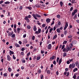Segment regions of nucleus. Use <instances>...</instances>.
Masks as SVG:
<instances>
[{
    "label": "nucleus",
    "mask_w": 79,
    "mask_h": 79,
    "mask_svg": "<svg viewBox=\"0 0 79 79\" xmlns=\"http://www.w3.org/2000/svg\"><path fill=\"white\" fill-rule=\"evenodd\" d=\"M32 16L35 19H37V18H41V16H40V15H39V14H36V15H35L34 14H32Z\"/></svg>",
    "instance_id": "obj_1"
},
{
    "label": "nucleus",
    "mask_w": 79,
    "mask_h": 79,
    "mask_svg": "<svg viewBox=\"0 0 79 79\" xmlns=\"http://www.w3.org/2000/svg\"><path fill=\"white\" fill-rule=\"evenodd\" d=\"M27 29H31V26L30 25H27Z\"/></svg>",
    "instance_id": "obj_19"
},
{
    "label": "nucleus",
    "mask_w": 79,
    "mask_h": 79,
    "mask_svg": "<svg viewBox=\"0 0 79 79\" xmlns=\"http://www.w3.org/2000/svg\"><path fill=\"white\" fill-rule=\"evenodd\" d=\"M48 49L49 50H50V48H52V44H49L48 46Z\"/></svg>",
    "instance_id": "obj_8"
},
{
    "label": "nucleus",
    "mask_w": 79,
    "mask_h": 79,
    "mask_svg": "<svg viewBox=\"0 0 79 79\" xmlns=\"http://www.w3.org/2000/svg\"><path fill=\"white\" fill-rule=\"evenodd\" d=\"M67 43V41H64L63 43V44H66V43Z\"/></svg>",
    "instance_id": "obj_38"
},
{
    "label": "nucleus",
    "mask_w": 79,
    "mask_h": 79,
    "mask_svg": "<svg viewBox=\"0 0 79 79\" xmlns=\"http://www.w3.org/2000/svg\"><path fill=\"white\" fill-rule=\"evenodd\" d=\"M72 49V48H71V49H70V48H69V46H67V48H66V52H68V51L69 50V51H71V50Z\"/></svg>",
    "instance_id": "obj_5"
},
{
    "label": "nucleus",
    "mask_w": 79,
    "mask_h": 79,
    "mask_svg": "<svg viewBox=\"0 0 79 79\" xmlns=\"http://www.w3.org/2000/svg\"><path fill=\"white\" fill-rule=\"evenodd\" d=\"M42 27H45V24H44L42 25Z\"/></svg>",
    "instance_id": "obj_59"
},
{
    "label": "nucleus",
    "mask_w": 79,
    "mask_h": 79,
    "mask_svg": "<svg viewBox=\"0 0 79 79\" xmlns=\"http://www.w3.org/2000/svg\"><path fill=\"white\" fill-rule=\"evenodd\" d=\"M63 51L64 52H66V48H64L63 49Z\"/></svg>",
    "instance_id": "obj_32"
},
{
    "label": "nucleus",
    "mask_w": 79,
    "mask_h": 79,
    "mask_svg": "<svg viewBox=\"0 0 79 79\" xmlns=\"http://www.w3.org/2000/svg\"><path fill=\"white\" fill-rule=\"evenodd\" d=\"M31 18V15H29L28 16H27L24 19L25 20H29V18Z\"/></svg>",
    "instance_id": "obj_3"
},
{
    "label": "nucleus",
    "mask_w": 79,
    "mask_h": 79,
    "mask_svg": "<svg viewBox=\"0 0 79 79\" xmlns=\"http://www.w3.org/2000/svg\"><path fill=\"white\" fill-rule=\"evenodd\" d=\"M56 31L58 33H60V32H61L60 30V28H57L56 30Z\"/></svg>",
    "instance_id": "obj_14"
},
{
    "label": "nucleus",
    "mask_w": 79,
    "mask_h": 79,
    "mask_svg": "<svg viewBox=\"0 0 79 79\" xmlns=\"http://www.w3.org/2000/svg\"><path fill=\"white\" fill-rule=\"evenodd\" d=\"M73 7H71L70 10V11H73Z\"/></svg>",
    "instance_id": "obj_47"
},
{
    "label": "nucleus",
    "mask_w": 79,
    "mask_h": 79,
    "mask_svg": "<svg viewBox=\"0 0 79 79\" xmlns=\"http://www.w3.org/2000/svg\"><path fill=\"white\" fill-rule=\"evenodd\" d=\"M73 12L74 13H77V9L73 11Z\"/></svg>",
    "instance_id": "obj_37"
},
{
    "label": "nucleus",
    "mask_w": 79,
    "mask_h": 79,
    "mask_svg": "<svg viewBox=\"0 0 79 79\" xmlns=\"http://www.w3.org/2000/svg\"><path fill=\"white\" fill-rule=\"evenodd\" d=\"M17 31L18 32V33H19V32H20V31H21V29H20V28H17Z\"/></svg>",
    "instance_id": "obj_13"
},
{
    "label": "nucleus",
    "mask_w": 79,
    "mask_h": 79,
    "mask_svg": "<svg viewBox=\"0 0 79 79\" xmlns=\"http://www.w3.org/2000/svg\"><path fill=\"white\" fill-rule=\"evenodd\" d=\"M46 22H47V23H50V20H46Z\"/></svg>",
    "instance_id": "obj_55"
},
{
    "label": "nucleus",
    "mask_w": 79,
    "mask_h": 79,
    "mask_svg": "<svg viewBox=\"0 0 79 79\" xmlns=\"http://www.w3.org/2000/svg\"><path fill=\"white\" fill-rule=\"evenodd\" d=\"M77 17V14H75L73 17L74 19H75Z\"/></svg>",
    "instance_id": "obj_40"
},
{
    "label": "nucleus",
    "mask_w": 79,
    "mask_h": 79,
    "mask_svg": "<svg viewBox=\"0 0 79 79\" xmlns=\"http://www.w3.org/2000/svg\"><path fill=\"white\" fill-rule=\"evenodd\" d=\"M43 77H44V75H42L41 77V79H43Z\"/></svg>",
    "instance_id": "obj_60"
},
{
    "label": "nucleus",
    "mask_w": 79,
    "mask_h": 79,
    "mask_svg": "<svg viewBox=\"0 0 79 79\" xmlns=\"http://www.w3.org/2000/svg\"><path fill=\"white\" fill-rule=\"evenodd\" d=\"M21 54L23 56H24V53L23 52H21Z\"/></svg>",
    "instance_id": "obj_41"
},
{
    "label": "nucleus",
    "mask_w": 79,
    "mask_h": 79,
    "mask_svg": "<svg viewBox=\"0 0 79 79\" xmlns=\"http://www.w3.org/2000/svg\"><path fill=\"white\" fill-rule=\"evenodd\" d=\"M57 23L59 25V26H60V25H61V22H58Z\"/></svg>",
    "instance_id": "obj_43"
},
{
    "label": "nucleus",
    "mask_w": 79,
    "mask_h": 79,
    "mask_svg": "<svg viewBox=\"0 0 79 79\" xmlns=\"http://www.w3.org/2000/svg\"><path fill=\"white\" fill-rule=\"evenodd\" d=\"M75 65H76L74 63L70 64L69 65V68H70V69H71L72 68H75Z\"/></svg>",
    "instance_id": "obj_2"
},
{
    "label": "nucleus",
    "mask_w": 79,
    "mask_h": 79,
    "mask_svg": "<svg viewBox=\"0 0 79 79\" xmlns=\"http://www.w3.org/2000/svg\"><path fill=\"white\" fill-rule=\"evenodd\" d=\"M26 37V34H25L24 35H23V38H25V37Z\"/></svg>",
    "instance_id": "obj_56"
},
{
    "label": "nucleus",
    "mask_w": 79,
    "mask_h": 79,
    "mask_svg": "<svg viewBox=\"0 0 79 79\" xmlns=\"http://www.w3.org/2000/svg\"><path fill=\"white\" fill-rule=\"evenodd\" d=\"M77 70H78V69L77 68H76L74 69L73 71V72H76Z\"/></svg>",
    "instance_id": "obj_17"
},
{
    "label": "nucleus",
    "mask_w": 79,
    "mask_h": 79,
    "mask_svg": "<svg viewBox=\"0 0 79 79\" xmlns=\"http://www.w3.org/2000/svg\"><path fill=\"white\" fill-rule=\"evenodd\" d=\"M56 16H57V18H58L59 19H60L61 16H60V15H57Z\"/></svg>",
    "instance_id": "obj_30"
},
{
    "label": "nucleus",
    "mask_w": 79,
    "mask_h": 79,
    "mask_svg": "<svg viewBox=\"0 0 79 79\" xmlns=\"http://www.w3.org/2000/svg\"><path fill=\"white\" fill-rule=\"evenodd\" d=\"M67 33V31L65 30L64 31V34L65 35H66Z\"/></svg>",
    "instance_id": "obj_42"
},
{
    "label": "nucleus",
    "mask_w": 79,
    "mask_h": 79,
    "mask_svg": "<svg viewBox=\"0 0 79 79\" xmlns=\"http://www.w3.org/2000/svg\"><path fill=\"white\" fill-rule=\"evenodd\" d=\"M15 47H19V45L17 44H15Z\"/></svg>",
    "instance_id": "obj_24"
},
{
    "label": "nucleus",
    "mask_w": 79,
    "mask_h": 79,
    "mask_svg": "<svg viewBox=\"0 0 79 79\" xmlns=\"http://www.w3.org/2000/svg\"><path fill=\"white\" fill-rule=\"evenodd\" d=\"M10 2H8V1H7L6 2H4V3L5 4H10Z\"/></svg>",
    "instance_id": "obj_27"
},
{
    "label": "nucleus",
    "mask_w": 79,
    "mask_h": 79,
    "mask_svg": "<svg viewBox=\"0 0 79 79\" xmlns=\"http://www.w3.org/2000/svg\"><path fill=\"white\" fill-rule=\"evenodd\" d=\"M59 60H60V58L57 57V59H56V63H58V61H59Z\"/></svg>",
    "instance_id": "obj_26"
},
{
    "label": "nucleus",
    "mask_w": 79,
    "mask_h": 79,
    "mask_svg": "<svg viewBox=\"0 0 79 79\" xmlns=\"http://www.w3.org/2000/svg\"><path fill=\"white\" fill-rule=\"evenodd\" d=\"M35 34H39V32L38 31H35Z\"/></svg>",
    "instance_id": "obj_49"
},
{
    "label": "nucleus",
    "mask_w": 79,
    "mask_h": 79,
    "mask_svg": "<svg viewBox=\"0 0 79 79\" xmlns=\"http://www.w3.org/2000/svg\"><path fill=\"white\" fill-rule=\"evenodd\" d=\"M3 1H0V4H2V3H3Z\"/></svg>",
    "instance_id": "obj_64"
},
{
    "label": "nucleus",
    "mask_w": 79,
    "mask_h": 79,
    "mask_svg": "<svg viewBox=\"0 0 79 79\" xmlns=\"http://www.w3.org/2000/svg\"><path fill=\"white\" fill-rule=\"evenodd\" d=\"M47 74H50V70H48L47 71Z\"/></svg>",
    "instance_id": "obj_22"
},
{
    "label": "nucleus",
    "mask_w": 79,
    "mask_h": 79,
    "mask_svg": "<svg viewBox=\"0 0 79 79\" xmlns=\"http://www.w3.org/2000/svg\"><path fill=\"white\" fill-rule=\"evenodd\" d=\"M76 14V13H75V12H73L72 13V16H74V15H75V14Z\"/></svg>",
    "instance_id": "obj_54"
},
{
    "label": "nucleus",
    "mask_w": 79,
    "mask_h": 79,
    "mask_svg": "<svg viewBox=\"0 0 79 79\" xmlns=\"http://www.w3.org/2000/svg\"><path fill=\"white\" fill-rule=\"evenodd\" d=\"M73 59H70L69 60V61L70 62H71L72 61H73Z\"/></svg>",
    "instance_id": "obj_63"
},
{
    "label": "nucleus",
    "mask_w": 79,
    "mask_h": 79,
    "mask_svg": "<svg viewBox=\"0 0 79 79\" xmlns=\"http://www.w3.org/2000/svg\"><path fill=\"white\" fill-rule=\"evenodd\" d=\"M32 39L33 40H34L35 39V36H33L32 37Z\"/></svg>",
    "instance_id": "obj_53"
},
{
    "label": "nucleus",
    "mask_w": 79,
    "mask_h": 79,
    "mask_svg": "<svg viewBox=\"0 0 79 79\" xmlns=\"http://www.w3.org/2000/svg\"><path fill=\"white\" fill-rule=\"evenodd\" d=\"M22 62L23 63H26V60H25L24 59L22 60Z\"/></svg>",
    "instance_id": "obj_12"
},
{
    "label": "nucleus",
    "mask_w": 79,
    "mask_h": 79,
    "mask_svg": "<svg viewBox=\"0 0 79 79\" xmlns=\"http://www.w3.org/2000/svg\"><path fill=\"white\" fill-rule=\"evenodd\" d=\"M73 79H76V75H74L73 77Z\"/></svg>",
    "instance_id": "obj_48"
},
{
    "label": "nucleus",
    "mask_w": 79,
    "mask_h": 79,
    "mask_svg": "<svg viewBox=\"0 0 79 79\" xmlns=\"http://www.w3.org/2000/svg\"><path fill=\"white\" fill-rule=\"evenodd\" d=\"M13 59H14V60H15V59H16V57L14 55H13Z\"/></svg>",
    "instance_id": "obj_50"
},
{
    "label": "nucleus",
    "mask_w": 79,
    "mask_h": 79,
    "mask_svg": "<svg viewBox=\"0 0 79 79\" xmlns=\"http://www.w3.org/2000/svg\"><path fill=\"white\" fill-rule=\"evenodd\" d=\"M8 70L9 72H11V69L10 67H9Z\"/></svg>",
    "instance_id": "obj_29"
},
{
    "label": "nucleus",
    "mask_w": 79,
    "mask_h": 79,
    "mask_svg": "<svg viewBox=\"0 0 79 79\" xmlns=\"http://www.w3.org/2000/svg\"><path fill=\"white\" fill-rule=\"evenodd\" d=\"M15 36H16V35H15V34H13L12 35L11 37H12V38H15Z\"/></svg>",
    "instance_id": "obj_18"
},
{
    "label": "nucleus",
    "mask_w": 79,
    "mask_h": 79,
    "mask_svg": "<svg viewBox=\"0 0 79 79\" xmlns=\"http://www.w3.org/2000/svg\"><path fill=\"white\" fill-rule=\"evenodd\" d=\"M51 60H54L55 59V56H53L52 57L50 58Z\"/></svg>",
    "instance_id": "obj_21"
},
{
    "label": "nucleus",
    "mask_w": 79,
    "mask_h": 79,
    "mask_svg": "<svg viewBox=\"0 0 79 79\" xmlns=\"http://www.w3.org/2000/svg\"><path fill=\"white\" fill-rule=\"evenodd\" d=\"M36 22L37 23V24H38V25H40V23L39 21H37Z\"/></svg>",
    "instance_id": "obj_39"
},
{
    "label": "nucleus",
    "mask_w": 79,
    "mask_h": 79,
    "mask_svg": "<svg viewBox=\"0 0 79 79\" xmlns=\"http://www.w3.org/2000/svg\"><path fill=\"white\" fill-rule=\"evenodd\" d=\"M40 56L38 57L37 58V60H40Z\"/></svg>",
    "instance_id": "obj_44"
},
{
    "label": "nucleus",
    "mask_w": 79,
    "mask_h": 79,
    "mask_svg": "<svg viewBox=\"0 0 79 79\" xmlns=\"http://www.w3.org/2000/svg\"><path fill=\"white\" fill-rule=\"evenodd\" d=\"M62 61V59H60L59 61V64L60 65Z\"/></svg>",
    "instance_id": "obj_11"
},
{
    "label": "nucleus",
    "mask_w": 79,
    "mask_h": 79,
    "mask_svg": "<svg viewBox=\"0 0 79 79\" xmlns=\"http://www.w3.org/2000/svg\"><path fill=\"white\" fill-rule=\"evenodd\" d=\"M53 64H56V61L55 60H54L53 61Z\"/></svg>",
    "instance_id": "obj_57"
},
{
    "label": "nucleus",
    "mask_w": 79,
    "mask_h": 79,
    "mask_svg": "<svg viewBox=\"0 0 79 79\" xmlns=\"http://www.w3.org/2000/svg\"><path fill=\"white\" fill-rule=\"evenodd\" d=\"M71 2L72 3H75V0H72Z\"/></svg>",
    "instance_id": "obj_34"
},
{
    "label": "nucleus",
    "mask_w": 79,
    "mask_h": 79,
    "mask_svg": "<svg viewBox=\"0 0 79 79\" xmlns=\"http://www.w3.org/2000/svg\"><path fill=\"white\" fill-rule=\"evenodd\" d=\"M57 37V35L56 34L55 35H54V37L53 38V40H55V39H56V38Z\"/></svg>",
    "instance_id": "obj_9"
},
{
    "label": "nucleus",
    "mask_w": 79,
    "mask_h": 79,
    "mask_svg": "<svg viewBox=\"0 0 79 79\" xmlns=\"http://www.w3.org/2000/svg\"><path fill=\"white\" fill-rule=\"evenodd\" d=\"M56 27H54L53 28V31H55V30H56Z\"/></svg>",
    "instance_id": "obj_62"
},
{
    "label": "nucleus",
    "mask_w": 79,
    "mask_h": 79,
    "mask_svg": "<svg viewBox=\"0 0 79 79\" xmlns=\"http://www.w3.org/2000/svg\"><path fill=\"white\" fill-rule=\"evenodd\" d=\"M27 8H28V9H29V10H32V7L30 6H28L27 7Z\"/></svg>",
    "instance_id": "obj_23"
},
{
    "label": "nucleus",
    "mask_w": 79,
    "mask_h": 79,
    "mask_svg": "<svg viewBox=\"0 0 79 79\" xmlns=\"http://www.w3.org/2000/svg\"><path fill=\"white\" fill-rule=\"evenodd\" d=\"M38 32L39 33H40V32H41V29H38Z\"/></svg>",
    "instance_id": "obj_45"
},
{
    "label": "nucleus",
    "mask_w": 79,
    "mask_h": 79,
    "mask_svg": "<svg viewBox=\"0 0 79 79\" xmlns=\"http://www.w3.org/2000/svg\"><path fill=\"white\" fill-rule=\"evenodd\" d=\"M38 73H41V70H39L38 71Z\"/></svg>",
    "instance_id": "obj_61"
},
{
    "label": "nucleus",
    "mask_w": 79,
    "mask_h": 79,
    "mask_svg": "<svg viewBox=\"0 0 79 79\" xmlns=\"http://www.w3.org/2000/svg\"><path fill=\"white\" fill-rule=\"evenodd\" d=\"M9 53H11L12 55H13V54H14V52H13V51H12L11 50H10Z\"/></svg>",
    "instance_id": "obj_20"
},
{
    "label": "nucleus",
    "mask_w": 79,
    "mask_h": 79,
    "mask_svg": "<svg viewBox=\"0 0 79 79\" xmlns=\"http://www.w3.org/2000/svg\"><path fill=\"white\" fill-rule=\"evenodd\" d=\"M69 47L70 48H72V47H73V44H70L69 45Z\"/></svg>",
    "instance_id": "obj_15"
},
{
    "label": "nucleus",
    "mask_w": 79,
    "mask_h": 79,
    "mask_svg": "<svg viewBox=\"0 0 79 79\" xmlns=\"http://www.w3.org/2000/svg\"><path fill=\"white\" fill-rule=\"evenodd\" d=\"M54 23H55V22H54V21H53L52 23L51 24V26H52V25H53L54 24Z\"/></svg>",
    "instance_id": "obj_51"
},
{
    "label": "nucleus",
    "mask_w": 79,
    "mask_h": 79,
    "mask_svg": "<svg viewBox=\"0 0 79 79\" xmlns=\"http://www.w3.org/2000/svg\"><path fill=\"white\" fill-rule=\"evenodd\" d=\"M66 52H64V55L63 56L64 57H65V56H66Z\"/></svg>",
    "instance_id": "obj_31"
},
{
    "label": "nucleus",
    "mask_w": 79,
    "mask_h": 79,
    "mask_svg": "<svg viewBox=\"0 0 79 79\" xmlns=\"http://www.w3.org/2000/svg\"><path fill=\"white\" fill-rule=\"evenodd\" d=\"M71 37H72V35H70L68 36V38L69 39H70V38H71Z\"/></svg>",
    "instance_id": "obj_46"
},
{
    "label": "nucleus",
    "mask_w": 79,
    "mask_h": 79,
    "mask_svg": "<svg viewBox=\"0 0 79 79\" xmlns=\"http://www.w3.org/2000/svg\"><path fill=\"white\" fill-rule=\"evenodd\" d=\"M65 26L64 28V30H65L67 28V27L68 26V22H65Z\"/></svg>",
    "instance_id": "obj_6"
},
{
    "label": "nucleus",
    "mask_w": 79,
    "mask_h": 79,
    "mask_svg": "<svg viewBox=\"0 0 79 79\" xmlns=\"http://www.w3.org/2000/svg\"><path fill=\"white\" fill-rule=\"evenodd\" d=\"M44 16H48V15L46 14H44Z\"/></svg>",
    "instance_id": "obj_58"
},
{
    "label": "nucleus",
    "mask_w": 79,
    "mask_h": 79,
    "mask_svg": "<svg viewBox=\"0 0 79 79\" xmlns=\"http://www.w3.org/2000/svg\"><path fill=\"white\" fill-rule=\"evenodd\" d=\"M77 43V42H76V41H74L72 42V44H76Z\"/></svg>",
    "instance_id": "obj_33"
},
{
    "label": "nucleus",
    "mask_w": 79,
    "mask_h": 79,
    "mask_svg": "<svg viewBox=\"0 0 79 79\" xmlns=\"http://www.w3.org/2000/svg\"><path fill=\"white\" fill-rule=\"evenodd\" d=\"M3 76L4 77H6L7 76V73H5L3 74Z\"/></svg>",
    "instance_id": "obj_28"
},
{
    "label": "nucleus",
    "mask_w": 79,
    "mask_h": 79,
    "mask_svg": "<svg viewBox=\"0 0 79 79\" xmlns=\"http://www.w3.org/2000/svg\"><path fill=\"white\" fill-rule=\"evenodd\" d=\"M76 66H77V68L79 69V61H77L75 63Z\"/></svg>",
    "instance_id": "obj_4"
},
{
    "label": "nucleus",
    "mask_w": 79,
    "mask_h": 79,
    "mask_svg": "<svg viewBox=\"0 0 79 79\" xmlns=\"http://www.w3.org/2000/svg\"><path fill=\"white\" fill-rule=\"evenodd\" d=\"M7 60L8 61H10L11 60V57L9 55L7 56Z\"/></svg>",
    "instance_id": "obj_7"
},
{
    "label": "nucleus",
    "mask_w": 79,
    "mask_h": 79,
    "mask_svg": "<svg viewBox=\"0 0 79 79\" xmlns=\"http://www.w3.org/2000/svg\"><path fill=\"white\" fill-rule=\"evenodd\" d=\"M64 47H65V45H62L61 48L62 50H63V49Z\"/></svg>",
    "instance_id": "obj_35"
},
{
    "label": "nucleus",
    "mask_w": 79,
    "mask_h": 79,
    "mask_svg": "<svg viewBox=\"0 0 79 79\" xmlns=\"http://www.w3.org/2000/svg\"><path fill=\"white\" fill-rule=\"evenodd\" d=\"M35 6L37 8H39L40 7V6L39 4H36L35 5Z\"/></svg>",
    "instance_id": "obj_25"
},
{
    "label": "nucleus",
    "mask_w": 79,
    "mask_h": 79,
    "mask_svg": "<svg viewBox=\"0 0 79 79\" xmlns=\"http://www.w3.org/2000/svg\"><path fill=\"white\" fill-rule=\"evenodd\" d=\"M63 2H62V1H60V5L61 7L63 6Z\"/></svg>",
    "instance_id": "obj_16"
},
{
    "label": "nucleus",
    "mask_w": 79,
    "mask_h": 79,
    "mask_svg": "<svg viewBox=\"0 0 79 79\" xmlns=\"http://www.w3.org/2000/svg\"><path fill=\"white\" fill-rule=\"evenodd\" d=\"M33 30L34 31H37V28L35 26H34L33 27Z\"/></svg>",
    "instance_id": "obj_10"
},
{
    "label": "nucleus",
    "mask_w": 79,
    "mask_h": 79,
    "mask_svg": "<svg viewBox=\"0 0 79 79\" xmlns=\"http://www.w3.org/2000/svg\"><path fill=\"white\" fill-rule=\"evenodd\" d=\"M12 35V34L11 33L9 32L8 33V36H11Z\"/></svg>",
    "instance_id": "obj_36"
},
{
    "label": "nucleus",
    "mask_w": 79,
    "mask_h": 79,
    "mask_svg": "<svg viewBox=\"0 0 79 79\" xmlns=\"http://www.w3.org/2000/svg\"><path fill=\"white\" fill-rule=\"evenodd\" d=\"M67 63L69 64L70 63V62H69V60H68L67 61Z\"/></svg>",
    "instance_id": "obj_52"
}]
</instances>
